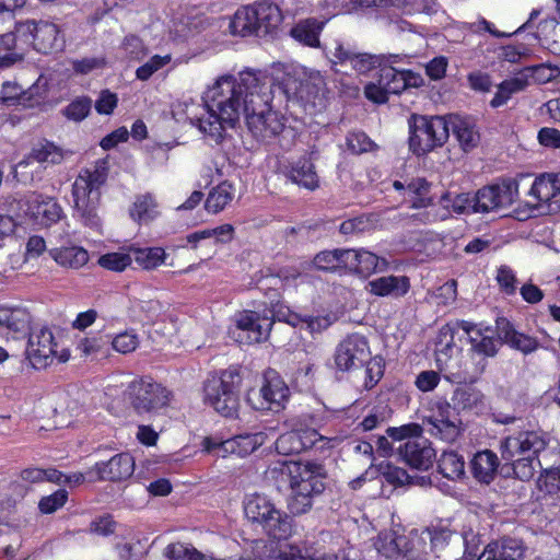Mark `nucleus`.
Masks as SVG:
<instances>
[{
	"mask_svg": "<svg viewBox=\"0 0 560 560\" xmlns=\"http://www.w3.org/2000/svg\"><path fill=\"white\" fill-rule=\"evenodd\" d=\"M234 198V188L228 182H222L213 187L205 202V208L210 213L221 212Z\"/></svg>",
	"mask_w": 560,
	"mask_h": 560,
	"instance_id": "nucleus-43",
	"label": "nucleus"
},
{
	"mask_svg": "<svg viewBox=\"0 0 560 560\" xmlns=\"http://www.w3.org/2000/svg\"><path fill=\"white\" fill-rule=\"evenodd\" d=\"M330 55L332 65H349L358 74H365L375 69L378 65V58L376 56L366 52H354L339 42L335 43L334 49L330 50Z\"/></svg>",
	"mask_w": 560,
	"mask_h": 560,
	"instance_id": "nucleus-21",
	"label": "nucleus"
},
{
	"mask_svg": "<svg viewBox=\"0 0 560 560\" xmlns=\"http://www.w3.org/2000/svg\"><path fill=\"white\" fill-rule=\"evenodd\" d=\"M528 85L529 83L523 69L513 78L504 80L498 85V91L490 105L493 108L504 105L513 94L524 91Z\"/></svg>",
	"mask_w": 560,
	"mask_h": 560,
	"instance_id": "nucleus-37",
	"label": "nucleus"
},
{
	"mask_svg": "<svg viewBox=\"0 0 560 560\" xmlns=\"http://www.w3.org/2000/svg\"><path fill=\"white\" fill-rule=\"evenodd\" d=\"M549 444L548 434L538 430L521 431L506 436L501 442V456L511 460L513 472L523 481L532 479L536 468L540 467L538 454Z\"/></svg>",
	"mask_w": 560,
	"mask_h": 560,
	"instance_id": "nucleus-2",
	"label": "nucleus"
},
{
	"mask_svg": "<svg viewBox=\"0 0 560 560\" xmlns=\"http://www.w3.org/2000/svg\"><path fill=\"white\" fill-rule=\"evenodd\" d=\"M365 387H373L383 376L382 360L374 358L365 362Z\"/></svg>",
	"mask_w": 560,
	"mask_h": 560,
	"instance_id": "nucleus-63",
	"label": "nucleus"
},
{
	"mask_svg": "<svg viewBox=\"0 0 560 560\" xmlns=\"http://www.w3.org/2000/svg\"><path fill=\"white\" fill-rule=\"evenodd\" d=\"M49 254L58 265L67 268L78 269L89 261L88 252L79 246L54 248Z\"/></svg>",
	"mask_w": 560,
	"mask_h": 560,
	"instance_id": "nucleus-40",
	"label": "nucleus"
},
{
	"mask_svg": "<svg viewBox=\"0 0 560 560\" xmlns=\"http://www.w3.org/2000/svg\"><path fill=\"white\" fill-rule=\"evenodd\" d=\"M407 189L415 196L411 208L420 209L432 205V198L429 196L431 184L424 178H415L408 185Z\"/></svg>",
	"mask_w": 560,
	"mask_h": 560,
	"instance_id": "nucleus-50",
	"label": "nucleus"
},
{
	"mask_svg": "<svg viewBox=\"0 0 560 560\" xmlns=\"http://www.w3.org/2000/svg\"><path fill=\"white\" fill-rule=\"evenodd\" d=\"M387 434L396 441H407L398 446V453L402 460L412 468L419 470L429 469L435 458V451L431 443L421 438L422 428L411 423L400 428H388Z\"/></svg>",
	"mask_w": 560,
	"mask_h": 560,
	"instance_id": "nucleus-8",
	"label": "nucleus"
},
{
	"mask_svg": "<svg viewBox=\"0 0 560 560\" xmlns=\"http://www.w3.org/2000/svg\"><path fill=\"white\" fill-rule=\"evenodd\" d=\"M131 405L139 415H155L165 409L171 392L161 384L147 378L135 381L129 386Z\"/></svg>",
	"mask_w": 560,
	"mask_h": 560,
	"instance_id": "nucleus-12",
	"label": "nucleus"
},
{
	"mask_svg": "<svg viewBox=\"0 0 560 560\" xmlns=\"http://www.w3.org/2000/svg\"><path fill=\"white\" fill-rule=\"evenodd\" d=\"M483 395L472 387H458L451 397V408L459 416L472 411L482 404Z\"/></svg>",
	"mask_w": 560,
	"mask_h": 560,
	"instance_id": "nucleus-38",
	"label": "nucleus"
},
{
	"mask_svg": "<svg viewBox=\"0 0 560 560\" xmlns=\"http://www.w3.org/2000/svg\"><path fill=\"white\" fill-rule=\"evenodd\" d=\"M529 85L533 83L545 84L560 75L558 67L540 63L524 68Z\"/></svg>",
	"mask_w": 560,
	"mask_h": 560,
	"instance_id": "nucleus-51",
	"label": "nucleus"
},
{
	"mask_svg": "<svg viewBox=\"0 0 560 560\" xmlns=\"http://www.w3.org/2000/svg\"><path fill=\"white\" fill-rule=\"evenodd\" d=\"M271 81L268 75L254 71L219 77L205 94L203 114L190 117V122L220 143L226 130L237 126L242 115L246 116L252 107H264Z\"/></svg>",
	"mask_w": 560,
	"mask_h": 560,
	"instance_id": "nucleus-1",
	"label": "nucleus"
},
{
	"mask_svg": "<svg viewBox=\"0 0 560 560\" xmlns=\"http://www.w3.org/2000/svg\"><path fill=\"white\" fill-rule=\"evenodd\" d=\"M68 499V492L63 489L57 490L55 493L44 497L38 503L42 513L50 514L63 506Z\"/></svg>",
	"mask_w": 560,
	"mask_h": 560,
	"instance_id": "nucleus-58",
	"label": "nucleus"
},
{
	"mask_svg": "<svg viewBox=\"0 0 560 560\" xmlns=\"http://www.w3.org/2000/svg\"><path fill=\"white\" fill-rule=\"evenodd\" d=\"M283 21L280 8L268 0L255 2L236 10L231 22L230 32L234 36H272Z\"/></svg>",
	"mask_w": 560,
	"mask_h": 560,
	"instance_id": "nucleus-4",
	"label": "nucleus"
},
{
	"mask_svg": "<svg viewBox=\"0 0 560 560\" xmlns=\"http://www.w3.org/2000/svg\"><path fill=\"white\" fill-rule=\"evenodd\" d=\"M30 202L32 205L31 219L44 226H50L62 218V208L51 197L31 192Z\"/></svg>",
	"mask_w": 560,
	"mask_h": 560,
	"instance_id": "nucleus-23",
	"label": "nucleus"
},
{
	"mask_svg": "<svg viewBox=\"0 0 560 560\" xmlns=\"http://www.w3.org/2000/svg\"><path fill=\"white\" fill-rule=\"evenodd\" d=\"M272 86L273 82L271 81L269 85V95L267 100L262 101L265 103L264 107H259V109L252 107L245 116L249 132L261 142H268L276 138L284 128L282 118L277 112L271 109V102L273 98Z\"/></svg>",
	"mask_w": 560,
	"mask_h": 560,
	"instance_id": "nucleus-13",
	"label": "nucleus"
},
{
	"mask_svg": "<svg viewBox=\"0 0 560 560\" xmlns=\"http://www.w3.org/2000/svg\"><path fill=\"white\" fill-rule=\"evenodd\" d=\"M406 547L402 549L404 557L407 560H429V540L430 530L429 527L423 529H412L407 535Z\"/></svg>",
	"mask_w": 560,
	"mask_h": 560,
	"instance_id": "nucleus-35",
	"label": "nucleus"
},
{
	"mask_svg": "<svg viewBox=\"0 0 560 560\" xmlns=\"http://www.w3.org/2000/svg\"><path fill=\"white\" fill-rule=\"evenodd\" d=\"M560 194V174H542L534 179L528 190L533 201H526L515 212L518 220H526L536 214L541 205L549 202Z\"/></svg>",
	"mask_w": 560,
	"mask_h": 560,
	"instance_id": "nucleus-16",
	"label": "nucleus"
},
{
	"mask_svg": "<svg viewBox=\"0 0 560 560\" xmlns=\"http://www.w3.org/2000/svg\"><path fill=\"white\" fill-rule=\"evenodd\" d=\"M31 316L22 307H0V328L8 334L12 332L14 338L20 334H26L30 329Z\"/></svg>",
	"mask_w": 560,
	"mask_h": 560,
	"instance_id": "nucleus-33",
	"label": "nucleus"
},
{
	"mask_svg": "<svg viewBox=\"0 0 560 560\" xmlns=\"http://www.w3.org/2000/svg\"><path fill=\"white\" fill-rule=\"evenodd\" d=\"M348 249L324 250L318 253L313 260L314 266L324 271H334L339 268L347 269L346 254Z\"/></svg>",
	"mask_w": 560,
	"mask_h": 560,
	"instance_id": "nucleus-45",
	"label": "nucleus"
},
{
	"mask_svg": "<svg viewBox=\"0 0 560 560\" xmlns=\"http://www.w3.org/2000/svg\"><path fill=\"white\" fill-rule=\"evenodd\" d=\"M410 288L409 278L406 276H386L376 278L368 283L370 293L377 296H404Z\"/></svg>",
	"mask_w": 560,
	"mask_h": 560,
	"instance_id": "nucleus-31",
	"label": "nucleus"
},
{
	"mask_svg": "<svg viewBox=\"0 0 560 560\" xmlns=\"http://www.w3.org/2000/svg\"><path fill=\"white\" fill-rule=\"evenodd\" d=\"M457 325L468 335L472 352L483 357H494L498 353L501 339L494 338L493 331L489 327L481 329L465 320L457 323Z\"/></svg>",
	"mask_w": 560,
	"mask_h": 560,
	"instance_id": "nucleus-22",
	"label": "nucleus"
},
{
	"mask_svg": "<svg viewBox=\"0 0 560 560\" xmlns=\"http://www.w3.org/2000/svg\"><path fill=\"white\" fill-rule=\"evenodd\" d=\"M497 281L505 294L512 295L516 292V276L509 266L498 269Z\"/></svg>",
	"mask_w": 560,
	"mask_h": 560,
	"instance_id": "nucleus-61",
	"label": "nucleus"
},
{
	"mask_svg": "<svg viewBox=\"0 0 560 560\" xmlns=\"http://www.w3.org/2000/svg\"><path fill=\"white\" fill-rule=\"evenodd\" d=\"M241 381L236 368H229L219 376L208 378L203 386L205 402L225 418L237 417Z\"/></svg>",
	"mask_w": 560,
	"mask_h": 560,
	"instance_id": "nucleus-6",
	"label": "nucleus"
},
{
	"mask_svg": "<svg viewBox=\"0 0 560 560\" xmlns=\"http://www.w3.org/2000/svg\"><path fill=\"white\" fill-rule=\"evenodd\" d=\"M63 158V151L54 143L48 141L39 143L15 165L14 177L23 184L32 183L34 182V172H27V166L37 163L43 171L47 165L60 164Z\"/></svg>",
	"mask_w": 560,
	"mask_h": 560,
	"instance_id": "nucleus-17",
	"label": "nucleus"
},
{
	"mask_svg": "<svg viewBox=\"0 0 560 560\" xmlns=\"http://www.w3.org/2000/svg\"><path fill=\"white\" fill-rule=\"evenodd\" d=\"M528 178L527 175H521L480 188L475 194V212L488 213L509 208L515 202L520 186Z\"/></svg>",
	"mask_w": 560,
	"mask_h": 560,
	"instance_id": "nucleus-11",
	"label": "nucleus"
},
{
	"mask_svg": "<svg viewBox=\"0 0 560 560\" xmlns=\"http://www.w3.org/2000/svg\"><path fill=\"white\" fill-rule=\"evenodd\" d=\"M132 262L130 253L113 252L102 255L98 258V265L107 270L121 272Z\"/></svg>",
	"mask_w": 560,
	"mask_h": 560,
	"instance_id": "nucleus-52",
	"label": "nucleus"
},
{
	"mask_svg": "<svg viewBox=\"0 0 560 560\" xmlns=\"http://www.w3.org/2000/svg\"><path fill=\"white\" fill-rule=\"evenodd\" d=\"M130 253L133 254L132 260H135L143 269L150 270L159 267L165 260L166 254L161 247L150 248H133L130 247Z\"/></svg>",
	"mask_w": 560,
	"mask_h": 560,
	"instance_id": "nucleus-46",
	"label": "nucleus"
},
{
	"mask_svg": "<svg viewBox=\"0 0 560 560\" xmlns=\"http://www.w3.org/2000/svg\"><path fill=\"white\" fill-rule=\"evenodd\" d=\"M347 148L353 154H362L374 151L377 145L368 137L366 133L362 131H352L347 136Z\"/></svg>",
	"mask_w": 560,
	"mask_h": 560,
	"instance_id": "nucleus-53",
	"label": "nucleus"
},
{
	"mask_svg": "<svg viewBox=\"0 0 560 560\" xmlns=\"http://www.w3.org/2000/svg\"><path fill=\"white\" fill-rule=\"evenodd\" d=\"M430 538L429 548L430 551L440 557V553L446 548L453 545H460V534L448 529L447 527L435 526L429 527Z\"/></svg>",
	"mask_w": 560,
	"mask_h": 560,
	"instance_id": "nucleus-42",
	"label": "nucleus"
},
{
	"mask_svg": "<svg viewBox=\"0 0 560 560\" xmlns=\"http://www.w3.org/2000/svg\"><path fill=\"white\" fill-rule=\"evenodd\" d=\"M197 549L189 547L183 542H175L170 544L165 550L164 556L168 560H192L195 555L192 552H196Z\"/></svg>",
	"mask_w": 560,
	"mask_h": 560,
	"instance_id": "nucleus-62",
	"label": "nucleus"
},
{
	"mask_svg": "<svg viewBox=\"0 0 560 560\" xmlns=\"http://www.w3.org/2000/svg\"><path fill=\"white\" fill-rule=\"evenodd\" d=\"M91 109V100L86 97L77 98L71 102L65 109L63 114L68 119L81 121Z\"/></svg>",
	"mask_w": 560,
	"mask_h": 560,
	"instance_id": "nucleus-56",
	"label": "nucleus"
},
{
	"mask_svg": "<svg viewBox=\"0 0 560 560\" xmlns=\"http://www.w3.org/2000/svg\"><path fill=\"white\" fill-rule=\"evenodd\" d=\"M79 187L81 186L79 185ZM80 189L81 188L72 189L75 213L85 225L90 228H98L101 220L96 208L100 194L92 195Z\"/></svg>",
	"mask_w": 560,
	"mask_h": 560,
	"instance_id": "nucleus-30",
	"label": "nucleus"
},
{
	"mask_svg": "<svg viewBox=\"0 0 560 560\" xmlns=\"http://www.w3.org/2000/svg\"><path fill=\"white\" fill-rule=\"evenodd\" d=\"M370 357L371 351L366 338L359 334H352L338 345L335 363L338 370L350 371L363 366Z\"/></svg>",
	"mask_w": 560,
	"mask_h": 560,
	"instance_id": "nucleus-18",
	"label": "nucleus"
},
{
	"mask_svg": "<svg viewBox=\"0 0 560 560\" xmlns=\"http://www.w3.org/2000/svg\"><path fill=\"white\" fill-rule=\"evenodd\" d=\"M108 175V163L106 160H97L92 168H85L80 172L75 178L72 189H78L79 185L84 192L100 194V187L106 182Z\"/></svg>",
	"mask_w": 560,
	"mask_h": 560,
	"instance_id": "nucleus-28",
	"label": "nucleus"
},
{
	"mask_svg": "<svg viewBox=\"0 0 560 560\" xmlns=\"http://www.w3.org/2000/svg\"><path fill=\"white\" fill-rule=\"evenodd\" d=\"M320 466L313 463L289 462L281 464V471L290 475L291 492L287 506L292 515L299 516L308 513L314 500L325 490L320 476Z\"/></svg>",
	"mask_w": 560,
	"mask_h": 560,
	"instance_id": "nucleus-3",
	"label": "nucleus"
},
{
	"mask_svg": "<svg viewBox=\"0 0 560 560\" xmlns=\"http://www.w3.org/2000/svg\"><path fill=\"white\" fill-rule=\"evenodd\" d=\"M380 84H383L389 94H399L407 88L406 73L385 67L381 69Z\"/></svg>",
	"mask_w": 560,
	"mask_h": 560,
	"instance_id": "nucleus-48",
	"label": "nucleus"
},
{
	"mask_svg": "<svg viewBox=\"0 0 560 560\" xmlns=\"http://www.w3.org/2000/svg\"><path fill=\"white\" fill-rule=\"evenodd\" d=\"M56 342L52 332L46 328L32 330L26 349L27 359L35 369H44L56 357Z\"/></svg>",
	"mask_w": 560,
	"mask_h": 560,
	"instance_id": "nucleus-19",
	"label": "nucleus"
},
{
	"mask_svg": "<svg viewBox=\"0 0 560 560\" xmlns=\"http://www.w3.org/2000/svg\"><path fill=\"white\" fill-rule=\"evenodd\" d=\"M410 150L417 155H423L435 148L442 147L450 137V124L441 116L413 115L409 121Z\"/></svg>",
	"mask_w": 560,
	"mask_h": 560,
	"instance_id": "nucleus-9",
	"label": "nucleus"
},
{
	"mask_svg": "<svg viewBox=\"0 0 560 560\" xmlns=\"http://www.w3.org/2000/svg\"><path fill=\"white\" fill-rule=\"evenodd\" d=\"M273 324V312L243 311L235 315L233 335L241 343H253L266 340Z\"/></svg>",
	"mask_w": 560,
	"mask_h": 560,
	"instance_id": "nucleus-15",
	"label": "nucleus"
},
{
	"mask_svg": "<svg viewBox=\"0 0 560 560\" xmlns=\"http://www.w3.org/2000/svg\"><path fill=\"white\" fill-rule=\"evenodd\" d=\"M171 60V55H154L136 70L137 79L141 81L149 80L156 71L168 65Z\"/></svg>",
	"mask_w": 560,
	"mask_h": 560,
	"instance_id": "nucleus-54",
	"label": "nucleus"
},
{
	"mask_svg": "<svg viewBox=\"0 0 560 560\" xmlns=\"http://www.w3.org/2000/svg\"><path fill=\"white\" fill-rule=\"evenodd\" d=\"M317 551L307 544L285 545L280 548V560H318Z\"/></svg>",
	"mask_w": 560,
	"mask_h": 560,
	"instance_id": "nucleus-49",
	"label": "nucleus"
},
{
	"mask_svg": "<svg viewBox=\"0 0 560 560\" xmlns=\"http://www.w3.org/2000/svg\"><path fill=\"white\" fill-rule=\"evenodd\" d=\"M299 435L295 430L281 434L276 441V450L281 455L302 453Z\"/></svg>",
	"mask_w": 560,
	"mask_h": 560,
	"instance_id": "nucleus-55",
	"label": "nucleus"
},
{
	"mask_svg": "<svg viewBox=\"0 0 560 560\" xmlns=\"http://www.w3.org/2000/svg\"><path fill=\"white\" fill-rule=\"evenodd\" d=\"M422 431L446 443H454L464 431L460 417L446 400H438L422 419Z\"/></svg>",
	"mask_w": 560,
	"mask_h": 560,
	"instance_id": "nucleus-10",
	"label": "nucleus"
},
{
	"mask_svg": "<svg viewBox=\"0 0 560 560\" xmlns=\"http://www.w3.org/2000/svg\"><path fill=\"white\" fill-rule=\"evenodd\" d=\"M439 471L450 480L463 479L466 475L465 460L454 451L443 452L438 460Z\"/></svg>",
	"mask_w": 560,
	"mask_h": 560,
	"instance_id": "nucleus-41",
	"label": "nucleus"
},
{
	"mask_svg": "<svg viewBox=\"0 0 560 560\" xmlns=\"http://www.w3.org/2000/svg\"><path fill=\"white\" fill-rule=\"evenodd\" d=\"M158 214V203L150 194L138 197L130 210L132 219L140 223L149 222Z\"/></svg>",
	"mask_w": 560,
	"mask_h": 560,
	"instance_id": "nucleus-47",
	"label": "nucleus"
},
{
	"mask_svg": "<svg viewBox=\"0 0 560 560\" xmlns=\"http://www.w3.org/2000/svg\"><path fill=\"white\" fill-rule=\"evenodd\" d=\"M446 120L450 124V130L453 131L454 137L465 152L471 151L478 145L480 135L470 118L451 115Z\"/></svg>",
	"mask_w": 560,
	"mask_h": 560,
	"instance_id": "nucleus-24",
	"label": "nucleus"
},
{
	"mask_svg": "<svg viewBox=\"0 0 560 560\" xmlns=\"http://www.w3.org/2000/svg\"><path fill=\"white\" fill-rule=\"evenodd\" d=\"M347 269L360 275H370L375 271H383L387 267L385 259L364 249H348L346 254Z\"/></svg>",
	"mask_w": 560,
	"mask_h": 560,
	"instance_id": "nucleus-25",
	"label": "nucleus"
},
{
	"mask_svg": "<svg viewBox=\"0 0 560 560\" xmlns=\"http://www.w3.org/2000/svg\"><path fill=\"white\" fill-rule=\"evenodd\" d=\"M245 516L256 523L273 539H285L292 533L291 517L277 509L265 494L253 493L244 501Z\"/></svg>",
	"mask_w": 560,
	"mask_h": 560,
	"instance_id": "nucleus-7",
	"label": "nucleus"
},
{
	"mask_svg": "<svg viewBox=\"0 0 560 560\" xmlns=\"http://www.w3.org/2000/svg\"><path fill=\"white\" fill-rule=\"evenodd\" d=\"M326 22L327 20H318L316 18L301 20L292 26L290 35L294 40L304 46L318 48L320 46L319 35Z\"/></svg>",
	"mask_w": 560,
	"mask_h": 560,
	"instance_id": "nucleus-29",
	"label": "nucleus"
},
{
	"mask_svg": "<svg viewBox=\"0 0 560 560\" xmlns=\"http://www.w3.org/2000/svg\"><path fill=\"white\" fill-rule=\"evenodd\" d=\"M460 545H464L465 550L463 558L464 560H478L479 541L477 536L472 532H466L460 534Z\"/></svg>",
	"mask_w": 560,
	"mask_h": 560,
	"instance_id": "nucleus-64",
	"label": "nucleus"
},
{
	"mask_svg": "<svg viewBox=\"0 0 560 560\" xmlns=\"http://www.w3.org/2000/svg\"><path fill=\"white\" fill-rule=\"evenodd\" d=\"M133 470V457L129 453H119L107 462L95 464L89 474H95L102 480L120 481L129 478Z\"/></svg>",
	"mask_w": 560,
	"mask_h": 560,
	"instance_id": "nucleus-20",
	"label": "nucleus"
},
{
	"mask_svg": "<svg viewBox=\"0 0 560 560\" xmlns=\"http://www.w3.org/2000/svg\"><path fill=\"white\" fill-rule=\"evenodd\" d=\"M290 395L289 387L275 373L266 375L265 382L258 389H250L247 393V401L257 410L279 411L284 408Z\"/></svg>",
	"mask_w": 560,
	"mask_h": 560,
	"instance_id": "nucleus-14",
	"label": "nucleus"
},
{
	"mask_svg": "<svg viewBox=\"0 0 560 560\" xmlns=\"http://www.w3.org/2000/svg\"><path fill=\"white\" fill-rule=\"evenodd\" d=\"M524 555L523 545L515 538H504L490 542L478 560H521Z\"/></svg>",
	"mask_w": 560,
	"mask_h": 560,
	"instance_id": "nucleus-32",
	"label": "nucleus"
},
{
	"mask_svg": "<svg viewBox=\"0 0 560 560\" xmlns=\"http://www.w3.org/2000/svg\"><path fill=\"white\" fill-rule=\"evenodd\" d=\"M538 487L541 491L555 494L560 491V467H555L545 471L538 479Z\"/></svg>",
	"mask_w": 560,
	"mask_h": 560,
	"instance_id": "nucleus-59",
	"label": "nucleus"
},
{
	"mask_svg": "<svg viewBox=\"0 0 560 560\" xmlns=\"http://www.w3.org/2000/svg\"><path fill=\"white\" fill-rule=\"evenodd\" d=\"M406 541L405 535H398L396 532H384L378 535L375 548L386 558H393L402 555Z\"/></svg>",
	"mask_w": 560,
	"mask_h": 560,
	"instance_id": "nucleus-44",
	"label": "nucleus"
},
{
	"mask_svg": "<svg viewBox=\"0 0 560 560\" xmlns=\"http://www.w3.org/2000/svg\"><path fill=\"white\" fill-rule=\"evenodd\" d=\"M138 345L139 339L133 331L120 332L112 341L114 350L122 354H127L135 351Z\"/></svg>",
	"mask_w": 560,
	"mask_h": 560,
	"instance_id": "nucleus-57",
	"label": "nucleus"
},
{
	"mask_svg": "<svg viewBox=\"0 0 560 560\" xmlns=\"http://www.w3.org/2000/svg\"><path fill=\"white\" fill-rule=\"evenodd\" d=\"M122 48L127 56L133 60H142L148 55V49L142 40L135 35H129L122 43Z\"/></svg>",
	"mask_w": 560,
	"mask_h": 560,
	"instance_id": "nucleus-60",
	"label": "nucleus"
},
{
	"mask_svg": "<svg viewBox=\"0 0 560 560\" xmlns=\"http://www.w3.org/2000/svg\"><path fill=\"white\" fill-rule=\"evenodd\" d=\"M16 42L32 45L42 54L59 50L63 45L58 26L44 20L16 22L13 33L0 34V46L8 50L15 48Z\"/></svg>",
	"mask_w": 560,
	"mask_h": 560,
	"instance_id": "nucleus-5",
	"label": "nucleus"
},
{
	"mask_svg": "<svg viewBox=\"0 0 560 560\" xmlns=\"http://www.w3.org/2000/svg\"><path fill=\"white\" fill-rule=\"evenodd\" d=\"M285 176L294 184L310 190L318 187V176L308 159H300L288 167Z\"/></svg>",
	"mask_w": 560,
	"mask_h": 560,
	"instance_id": "nucleus-36",
	"label": "nucleus"
},
{
	"mask_svg": "<svg viewBox=\"0 0 560 560\" xmlns=\"http://www.w3.org/2000/svg\"><path fill=\"white\" fill-rule=\"evenodd\" d=\"M499 464V458L494 452L483 450L472 456L469 467L477 481L489 485L497 476Z\"/></svg>",
	"mask_w": 560,
	"mask_h": 560,
	"instance_id": "nucleus-26",
	"label": "nucleus"
},
{
	"mask_svg": "<svg viewBox=\"0 0 560 560\" xmlns=\"http://www.w3.org/2000/svg\"><path fill=\"white\" fill-rule=\"evenodd\" d=\"M265 439L266 435L262 432L240 434L232 439L222 441L220 446L223 448L224 453L236 454L237 456L244 457L252 454L262 445Z\"/></svg>",
	"mask_w": 560,
	"mask_h": 560,
	"instance_id": "nucleus-34",
	"label": "nucleus"
},
{
	"mask_svg": "<svg viewBox=\"0 0 560 560\" xmlns=\"http://www.w3.org/2000/svg\"><path fill=\"white\" fill-rule=\"evenodd\" d=\"M1 214L5 218L16 221L19 219L31 218L32 205L30 194L26 196H7L0 200Z\"/></svg>",
	"mask_w": 560,
	"mask_h": 560,
	"instance_id": "nucleus-39",
	"label": "nucleus"
},
{
	"mask_svg": "<svg viewBox=\"0 0 560 560\" xmlns=\"http://www.w3.org/2000/svg\"><path fill=\"white\" fill-rule=\"evenodd\" d=\"M497 330L503 342L524 354L532 353L538 348V341L535 338L516 331L513 325L504 318L497 322Z\"/></svg>",
	"mask_w": 560,
	"mask_h": 560,
	"instance_id": "nucleus-27",
	"label": "nucleus"
}]
</instances>
